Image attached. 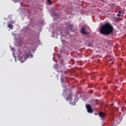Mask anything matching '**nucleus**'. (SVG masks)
<instances>
[{
    "label": "nucleus",
    "instance_id": "nucleus-1",
    "mask_svg": "<svg viewBox=\"0 0 126 126\" xmlns=\"http://www.w3.org/2000/svg\"><path fill=\"white\" fill-rule=\"evenodd\" d=\"M113 31H114L113 26L110 24L107 23L102 25L100 29L99 32L101 34H103V35H110V34L113 33Z\"/></svg>",
    "mask_w": 126,
    "mask_h": 126
},
{
    "label": "nucleus",
    "instance_id": "nucleus-2",
    "mask_svg": "<svg viewBox=\"0 0 126 126\" xmlns=\"http://www.w3.org/2000/svg\"><path fill=\"white\" fill-rule=\"evenodd\" d=\"M66 101L70 102V104L72 105H75V103L77 102V100L72 98V96L70 94L67 97Z\"/></svg>",
    "mask_w": 126,
    "mask_h": 126
},
{
    "label": "nucleus",
    "instance_id": "nucleus-3",
    "mask_svg": "<svg viewBox=\"0 0 126 126\" xmlns=\"http://www.w3.org/2000/svg\"><path fill=\"white\" fill-rule=\"evenodd\" d=\"M29 58H33V56L31 55V53H30L29 54L24 55L21 59V63H24V62L26 61V59H29Z\"/></svg>",
    "mask_w": 126,
    "mask_h": 126
},
{
    "label": "nucleus",
    "instance_id": "nucleus-4",
    "mask_svg": "<svg viewBox=\"0 0 126 126\" xmlns=\"http://www.w3.org/2000/svg\"><path fill=\"white\" fill-rule=\"evenodd\" d=\"M86 108L87 109L88 113H91L93 112V109H92V108H91V106H90V105L87 104L86 105Z\"/></svg>",
    "mask_w": 126,
    "mask_h": 126
},
{
    "label": "nucleus",
    "instance_id": "nucleus-5",
    "mask_svg": "<svg viewBox=\"0 0 126 126\" xmlns=\"http://www.w3.org/2000/svg\"><path fill=\"white\" fill-rule=\"evenodd\" d=\"M81 33H82L83 34H85L86 35H87V34H88V33L87 32H86V31H85V28L82 27L81 29Z\"/></svg>",
    "mask_w": 126,
    "mask_h": 126
},
{
    "label": "nucleus",
    "instance_id": "nucleus-6",
    "mask_svg": "<svg viewBox=\"0 0 126 126\" xmlns=\"http://www.w3.org/2000/svg\"><path fill=\"white\" fill-rule=\"evenodd\" d=\"M98 115L100 118H104V117H105V113L103 112H99Z\"/></svg>",
    "mask_w": 126,
    "mask_h": 126
},
{
    "label": "nucleus",
    "instance_id": "nucleus-7",
    "mask_svg": "<svg viewBox=\"0 0 126 126\" xmlns=\"http://www.w3.org/2000/svg\"><path fill=\"white\" fill-rule=\"evenodd\" d=\"M123 12H122L121 11H119V13L117 14V16H118L119 17H121V16H123Z\"/></svg>",
    "mask_w": 126,
    "mask_h": 126
},
{
    "label": "nucleus",
    "instance_id": "nucleus-8",
    "mask_svg": "<svg viewBox=\"0 0 126 126\" xmlns=\"http://www.w3.org/2000/svg\"><path fill=\"white\" fill-rule=\"evenodd\" d=\"M8 27L10 29H13V25H11V24L8 25Z\"/></svg>",
    "mask_w": 126,
    "mask_h": 126
},
{
    "label": "nucleus",
    "instance_id": "nucleus-9",
    "mask_svg": "<svg viewBox=\"0 0 126 126\" xmlns=\"http://www.w3.org/2000/svg\"><path fill=\"white\" fill-rule=\"evenodd\" d=\"M11 50L12 51V52H15V49L14 48V47L11 48Z\"/></svg>",
    "mask_w": 126,
    "mask_h": 126
},
{
    "label": "nucleus",
    "instance_id": "nucleus-10",
    "mask_svg": "<svg viewBox=\"0 0 126 126\" xmlns=\"http://www.w3.org/2000/svg\"><path fill=\"white\" fill-rule=\"evenodd\" d=\"M61 82H62V83H63V78H61Z\"/></svg>",
    "mask_w": 126,
    "mask_h": 126
},
{
    "label": "nucleus",
    "instance_id": "nucleus-11",
    "mask_svg": "<svg viewBox=\"0 0 126 126\" xmlns=\"http://www.w3.org/2000/svg\"><path fill=\"white\" fill-rule=\"evenodd\" d=\"M72 29V25H70L69 29Z\"/></svg>",
    "mask_w": 126,
    "mask_h": 126
},
{
    "label": "nucleus",
    "instance_id": "nucleus-12",
    "mask_svg": "<svg viewBox=\"0 0 126 126\" xmlns=\"http://www.w3.org/2000/svg\"><path fill=\"white\" fill-rule=\"evenodd\" d=\"M49 4H52V3H53V2H52L51 1H50L49 2Z\"/></svg>",
    "mask_w": 126,
    "mask_h": 126
},
{
    "label": "nucleus",
    "instance_id": "nucleus-13",
    "mask_svg": "<svg viewBox=\"0 0 126 126\" xmlns=\"http://www.w3.org/2000/svg\"><path fill=\"white\" fill-rule=\"evenodd\" d=\"M63 88H65V85L63 84Z\"/></svg>",
    "mask_w": 126,
    "mask_h": 126
},
{
    "label": "nucleus",
    "instance_id": "nucleus-14",
    "mask_svg": "<svg viewBox=\"0 0 126 126\" xmlns=\"http://www.w3.org/2000/svg\"><path fill=\"white\" fill-rule=\"evenodd\" d=\"M12 35H14V36H16V35L15 34V33H13Z\"/></svg>",
    "mask_w": 126,
    "mask_h": 126
},
{
    "label": "nucleus",
    "instance_id": "nucleus-15",
    "mask_svg": "<svg viewBox=\"0 0 126 126\" xmlns=\"http://www.w3.org/2000/svg\"><path fill=\"white\" fill-rule=\"evenodd\" d=\"M112 59H109L110 62H112Z\"/></svg>",
    "mask_w": 126,
    "mask_h": 126
},
{
    "label": "nucleus",
    "instance_id": "nucleus-16",
    "mask_svg": "<svg viewBox=\"0 0 126 126\" xmlns=\"http://www.w3.org/2000/svg\"><path fill=\"white\" fill-rule=\"evenodd\" d=\"M48 1H49V2H50V1H51V0H48Z\"/></svg>",
    "mask_w": 126,
    "mask_h": 126
},
{
    "label": "nucleus",
    "instance_id": "nucleus-17",
    "mask_svg": "<svg viewBox=\"0 0 126 126\" xmlns=\"http://www.w3.org/2000/svg\"><path fill=\"white\" fill-rule=\"evenodd\" d=\"M15 62H16V59H15Z\"/></svg>",
    "mask_w": 126,
    "mask_h": 126
},
{
    "label": "nucleus",
    "instance_id": "nucleus-18",
    "mask_svg": "<svg viewBox=\"0 0 126 126\" xmlns=\"http://www.w3.org/2000/svg\"><path fill=\"white\" fill-rule=\"evenodd\" d=\"M14 58H15V56H14Z\"/></svg>",
    "mask_w": 126,
    "mask_h": 126
}]
</instances>
